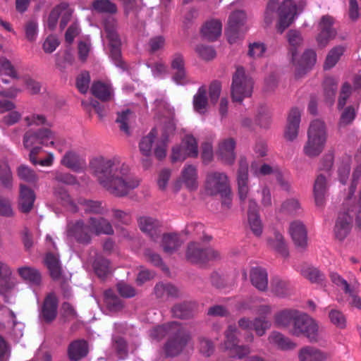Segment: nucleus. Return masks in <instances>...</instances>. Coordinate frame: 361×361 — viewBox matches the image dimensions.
Here are the masks:
<instances>
[{
	"label": "nucleus",
	"instance_id": "1",
	"mask_svg": "<svg viewBox=\"0 0 361 361\" xmlns=\"http://www.w3.org/2000/svg\"><path fill=\"white\" fill-rule=\"evenodd\" d=\"M91 173L99 185L116 197L127 195L140 184L130 166L120 157H94L90 163Z\"/></svg>",
	"mask_w": 361,
	"mask_h": 361
},
{
	"label": "nucleus",
	"instance_id": "2",
	"mask_svg": "<svg viewBox=\"0 0 361 361\" xmlns=\"http://www.w3.org/2000/svg\"><path fill=\"white\" fill-rule=\"evenodd\" d=\"M159 106L164 111L166 121L156 126L147 135L142 137L139 147L141 153L148 157L151 154L152 145L154 144V155L157 159H162L166 155L169 138L175 132L176 123L173 120V107L165 101L159 102Z\"/></svg>",
	"mask_w": 361,
	"mask_h": 361
},
{
	"label": "nucleus",
	"instance_id": "3",
	"mask_svg": "<svg viewBox=\"0 0 361 361\" xmlns=\"http://www.w3.org/2000/svg\"><path fill=\"white\" fill-rule=\"evenodd\" d=\"M305 4H302L298 7L292 0H285L281 4L271 1L264 11V22L267 26H269L278 16L276 27L282 33L293 23L297 16L298 10H302Z\"/></svg>",
	"mask_w": 361,
	"mask_h": 361
},
{
	"label": "nucleus",
	"instance_id": "4",
	"mask_svg": "<svg viewBox=\"0 0 361 361\" xmlns=\"http://www.w3.org/2000/svg\"><path fill=\"white\" fill-rule=\"evenodd\" d=\"M289 44V53L291 55V62L295 67L296 77L305 74L316 63L317 54L312 49L306 50L301 58L298 57V48L303 42L301 33L295 30H290L287 34Z\"/></svg>",
	"mask_w": 361,
	"mask_h": 361
},
{
	"label": "nucleus",
	"instance_id": "5",
	"mask_svg": "<svg viewBox=\"0 0 361 361\" xmlns=\"http://www.w3.org/2000/svg\"><path fill=\"white\" fill-rule=\"evenodd\" d=\"M293 336H305L311 343H317L322 339V331L318 322L307 314L298 311L293 324L288 329Z\"/></svg>",
	"mask_w": 361,
	"mask_h": 361
},
{
	"label": "nucleus",
	"instance_id": "6",
	"mask_svg": "<svg viewBox=\"0 0 361 361\" xmlns=\"http://www.w3.org/2000/svg\"><path fill=\"white\" fill-rule=\"evenodd\" d=\"M254 80L242 66L237 67L233 75L231 85V95L233 102H242L244 99L251 97Z\"/></svg>",
	"mask_w": 361,
	"mask_h": 361
},
{
	"label": "nucleus",
	"instance_id": "7",
	"mask_svg": "<svg viewBox=\"0 0 361 361\" xmlns=\"http://www.w3.org/2000/svg\"><path fill=\"white\" fill-rule=\"evenodd\" d=\"M204 189L210 195H220L222 198H224L223 204L228 206L231 204L229 180L224 172L218 171L208 172L204 181Z\"/></svg>",
	"mask_w": 361,
	"mask_h": 361
},
{
	"label": "nucleus",
	"instance_id": "8",
	"mask_svg": "<svg viewBox=\"0 0 361 361\" xmlns=\"http://www.w3.org/2000/svg\"><path fill=\"white\" fill-rule=\"evenodd\" d=\"M238 330L234 326H229L225 332V340L221 348L233 357L242 359L250 353V346L238 345Z\"/></svg>",
	"mask_w": 361,
	"mask_h": 361
},
{
	"label": "nucleus",
	"instance_id": "9",
	"mask_svg": "<svg viewBox=\"0 0 361 361\" xmlns=\"http://www.w3.org/2000/svg\"><path fill=\"white\" fill-rule=\"evenodd\" d=\"M116 22L114 19H110L104 23V30L110 49V57L116 66L124 69L125 64L121 57V40L116 32Z\"/></svg>",
	"mask_w": 361,
	"mask_h": 361
},
{
	"label": "nucleus",
	"instance_id": "10",
	"mask_svg": "<svg viewBox=\"0 0 361 361\" xmlns=\"http://www.w3.org/2000/svg\"><path fill=\"white\" fill-rule=\"evenodd\" d=\"M56 133L49 128H41L37 131L28 130L23 137V145L26 148L39 143L45 147L54 146Z\"/></svg>",
	"mask_w": 361,
	"mask_h": 361
},
{
	"label": "nucleus",
	"instance_id": "11",
	"mask_svg": "<svg viewBox=\"0 0 361 361\" xmlns=\"http://www.w3.org/2000/svg\"><path fill=\"white\" fill-rule=\"evenodd\" d=\"M186 257L192 263L202 264L219 259L220 253L212 248L204 249L199 244L191 243L188 246Z\"/></svg>",
	"mask_w": 361,
	"mask_h": 361
},
{
	"label": "nucleus",
	"instance_id": "12",
	"mask_svg": "<svg viewBox=\"0 0 361 361\" xmlns=\"http://www.w3.org/2000/svg\"><path fill=\"white\" fill-rule=\"evenodd\" d=\"M18 284L11 267L4 261L0 260V295L6 302H12L7 294L12 293Z\"/></svg>",
	"mask_w": 361,
	"mask_h": 361
},
{
	"label": "nucleus",
	"instance_id": "13",
	"mask_svg": "<svg viewBox=\"0 0 361 361\" xmlns=\"http://www.w3.org/2000/svg\"><path fill=\"white\" fill-rule=\"evenodd\" d=\"M172 334L173 336L169 339L164 346L166 356L170 357L178 355L191 341L190 334L180 329L179 324Z\"/></svg>",
	"mask_w": 361,
	"mask_h": 361
},
{
	"label": "nucleus",
	"instance_id": "14",
	"mask_svg": "<svg viewBox=\"0 0 361 361\" xmlns=\"http://www.w3.org/2000/svg\"><path fill=\"white\" fill-rule=\"evenodd\" d=\"M67 238L81 243H88L92 237L87 221L82 219L68 223L66 230Z\"/></svg>",
	"mask_w": 361,
	"mask_h": 361
},
{
	"label": "nucleus",
	"instance_id": "15",
	"mask_svg": "<svg viewBox=\"0 0 361 361\" xmlns=\"http://www.w3.org/2000/svg\"><path fill=\"white\" fill-rule=\"evenodd\" d=\"M73 9L66 2H62L56 6L50 12L47 20V26L50 30H54L58 23L59 18H61L60 27L63 29L70 21Z\"/></svg>",
	"mask_w": 361,
	"mask_h": 361
},
{
	"label": "nucleus",
	"instance_id": "16",
	"mask_svg": "<svg viewBox=\"0 0 361 361\" xmlns=\"http://www.w3.org/2000/svg\"><path fill=\"white\" fill-rule=\"evenodd\" d=\"M235 141L232 137H226L221 140L217 146L216 155L219 160L224 164L233 165L235 162L236 154L235 152Z\"/></svg>",
	"mask_w": 361,
	"mask_h": 361
},
{
	"label": "nucleus",
	"instance_id": "17",
	"mask_svg": "<svg viewBox=\"0 0 361 361\" xmlns=\"http://www.w3.org/2000/svg\"><path fill=\"white\" fill-rule=\"evenodd\" d=\"M237 183L239 198L242 204H245L249 200L247 199L250 189L248 186V164L245 158H240L239 161Z\"/></svg>",
	"mask_w": 361,
	"mask_h": 361
},
{
	"label": "nucleus",
	"instance_id": "18",
	"mask_svg": "<svg viewBox=\"0 0 361 361\" xmlns=\"http://www.w3.org/2000/svg\"><path fill=\"white\" fill-rule=\"evenodd\" d=\"M181 145L183 149V153L181 154L178 155L176 149H172L171 161L173 162L183 161L188 157H196L197 156V142L193 136L185 135L182 140Z\"/></svg>",
	"mask_w": 361,
	"mask_h": 361
},
{
	"label": "nucleus",
	"instance_id": "19",
	"mask_svg": "<svg viewBox=\"0 0 361 361\" xmlns=\"http://www.w3.org/2000/svg\"><path fill=\"white\" fill-rule=\"evenodd\" d=\"M247 207V226L255 236L259 237L263 232V224L259 214L258 204L255 200L250 198Z\"/></svg>",
	"mask_w": 361,
	"mask_h": 361
},
{
	"label": "nucleus",
	"instance_id": "20",
	"mask_svg": "<svg viewBox=\"0 0 361 361\" xmlns=\"http://www.w3.org/2000/svg\"><path fill=\"white\" fill-rule=\"evenodd\" d=\"M238 326L243 330H253L257 336H262L270 329L271 324L269 320L262 317H256L253 320L243 317L239 319Z\"/></svg>",
	"mask_w": 361,
	"mask_h": 361
},
{
	"label": "nucleus",
	"instance_id": "21",
	"mask_svg": "<svg viewBox=\"0 0 361 361\" xmlns=\"http://www.w3.org/2000/svg\"><path fill=\"white\" fill-rule=\"evenodd\" d=\"M289 233L296 247L305 249L307 246V231L301 221L295 220L290 222Z\"/></svg>",
	"mask_w": 361,
	"mask_h": 361
},
{
	"label": "nucleus",
	"instance_id": "22",
	"mask_svg": "<svg viewBox=\"0 0 361 361\" xmlns=\"http://www.w3.org/2000/svg\"><path fill=\"white\" fill-rule=\"evenodd\" d=\"M329 357L327 352L312 345L303 346L298 352L299 361H327Z\"/></svg>",
	"mask_w": 361,
	"mask_h": 361
},
{
	"label": "nucleus",
	"instance_id": "23",
	"mask_svg": "<svg viewBox=\"0 0 361 361\" xmlns=\"http://www.w3.org/2000/svg\"><path fill=\"white\" fill-rule=\"evenodd\" d=\"M246 20V14L243 11L238 10L233 12L229 16L228 27L226 30V35L230 44L235 43L238 38L237 28L244 23Z\"/></svg>",
	"mask_w": 361,
	"mask_h": 361
},
{
	"label": "nucleus",
	"instance_id": "24",
	"mask_svg": "<svg viewBox=\"0 0 361 361\" xmlns=\"http://www.w3.org/2000/svg\"><path fill=\"white\" fill-rule=\"evenodd\" d=\"M300 116V111L298 108H293L290 111L284 130V136L286 140L292 141L297 137L299 131Z\"/></svg>",
	"mask_w": 361,
	"mask_h": 361
},
{
	"label": "nucleus",
	"instance_id": "25",
	"mask_svg": "<svg viewBox=\"0 0 361 361\" xmlns=\"http://www.w3.org/2000/svg\"><path fill=\"white\" fill-rule=\"evenodd\" d=\"M58 312V299L55 294L49 293L44 298L40 315L46 322H51Z\"/></svg>",
	"mask_w": 361,
	"mask_h": 361
},
{
	"label": "nucleus",
	"instance_id": "26",
	"mask_svg": "<svg viewBox=\"0 0 361 361\" xmlns=\"http://www.w3.org/2000/svg\"><path fill=\"white\" fill-rule=\"evenodd\" d=\"M180 178L188 190L194 191L197 189L199 185L198 173L195 166L185 165L181 171Z\"/></svg>",
	"mask_w": 361,
	"mask_h": 361
},
{
	"label": "nucleus",
	"instance_id": "27",
	"mask_svg": "<svg viewBox=\"0 0 361 361\" xmlns=\"http://www.w3.org/2000/svg\"><path fill=\"white\" fill-rule=\"evenodd\" d=\"M269 344L281 350H292L297 347V343L281 332L273 331L267 338Z\"/></svg>",
	"mask_w": 361,
	"mask_h": 361
},
{
	"label": "nucleus",
	"instance_id": "28",
	"mask_svg": "<svg viewBox=\"0 0 361 361\" xmlns=\"http://www.w3.org/2000/svg\"><path fill=\"white\" fill-rule=\"evenodd\" d=\"M298 312V310L295 309H284L277 312L274 316L275 326L288 331L293 324Z\"/></svg>",
	"mask_w": 361,
	"mask_h": 361
},
{
	"label": "nucleus",
	"instance_id": "29",
	"mask_svg": "<svg viewBox=\"0 0 361 361\" xmlns=\"http://www.w3.org/2000/svg\"><path fill=\"white\" fill-rule=\"evenodd\" d=\"M137 221L140 230L157 242L159 238L157 231L160 227V222L156 219L147 216H140Z\"/></svg>",
	"mask_w": 361,
	"mask_h": 361
},
{
	"label": "nucleus",
	"instance_id": "30",
	"mask_svg": "<svg viewBox=\"0 0 361 361\" xmlns=\"http://www.w3.org/2000/svg\"><path fill=\"white\" fill-rule=\"evenodd\" d=\"M92 235L112 234L114 231L109 221L103 217H90L87 220Z\"/></svg>",
	"mask_w": 361,
	"mask_h": 361
},
{
	"label": "nucleus",
	"instance_id": "31",
	"mask_svg": "<svg viewBox=\"0 0 361 361\" xmlns=\"http://www.w3.org/2000/svg\"><path fill=\"white\" fill-rule=\"evenodd\" d=\"M20 277L32 286H38L42 282V275L35 267L22 266L17 269Z\"/></svg>",
	"mask_w": 361,
	"mask_h": 361
},
{
	"label": "nucleus",
	"instance_id": "32",
	"mask_svg": "<svg viewBox=\"0 0 361 361\" xmlns=\"http://www.w3.org/2000/svg\"><path fill=\"white\" fill-rule=\"evenodd\" d=\"M327 189L328 183L326 178L322 174L319 175L314 185V201L317 207H322L324 205Z\"/></svg>",
	"mask_w": 361,
	"mask_h": 361
},
{
	"label": "nucleus",
	"instance_id": "33",
	"mask_svg": "<svg viewBox=\"0 0 361 361\" xmlns=\"http://www.w3.org/2000/svg\"><path fill=\"white\" fill-rule=\"evenodd\" d=\"M270 290L273 294L280 298L287 297L292 293L290 283L279 276H274L271 279Z\"/></svg>",
	"mask_w": 361,
	"mask_h": 361
},
{
	"label": "nucleus",
	"instance_id": "34",
	"mask_svg": "<svg viewBox=\"0 0 361 361\" xmlns=\"http://www.w3.org/2000/svg\"><path fill=\"white\" fill-rule=\"evenodd\" d=\"M250 281L253 286L260 291L268 288V274L267 271L261 267H255L250 270Z\"/></svg>",
	"mask_w": 361,
	"mask_h": 361
},
{
	"label": "nucleus",
	"instance_id": "35",
	"mask_svg": "<svg viewBox=\"0 0 361 361\" xmlns=\"http://www.w3.org/2000/svg\"><path fill=\"white\" fill-rule=\"evenodd\" d=\"M91 92L93 95L102 101H109L114 97V90L111 85L107 82H94L92 85Z\"/></svg>",
	"mask_w": 361,
	"mask_h": 361
},
{
	"label": "nucleus",
	"instance_id": "36",
	"mask_svg": "<svg viewBox=\"0 0 361 361\" xmlns=\"http://www.w3.org/2000/svg\"><path fill=\"white\" fill-rule=\"evenodd\" d=\"M192 106L194 111L201 115L205 114L209 109L207 90L204 86L198 88L197 92L193 96Z\"/></svg>",
	"mask_w": 361,
	"mask_h": 361
},
{
	"label": "nucleus",
	"instance_id": "37",
	"mask_svg": "<svg viewBox=\"0 0 361 361\" xmlns=\"http://www.w3.org/2000/svg\"><path fill=\"white\" fill-rule=\"evenodd\" d=\"M35 195L34 192L27 186L20 185L19 207L23 212H28L32 208Z\"/></svg>",
	"mask_w": 361,
	"mask_h": 361
},
{
	"label": "nucleus",
	"instance_id": "38",
	"mask_svg": "<svg viewBox=\"0 0 361 361\" xmlns=\"http://www.w3.org/2000/svg\"><path fill=\"white\" fill-rule=\"evenodd\" d=\"M88 353L87 343L84 340L72 342L68 347V357L71 360L78 361L85 357Z\"/></svg>",
	"mask_w": 361,
	"mask_h": 361
},
{
	"label": "nucleus",
	"instance_id": "39",
	"mask_svg": "<svg viewBox=\"0 0 361 361\" xmlns=\"http://www.w3.org/2000/svg\"><path fill=\"white\" fill-rule=\"evenodd\" d=\"M222 25L219 20H212L207 22L202 28V35L209 40H215L221 34Z\"/></svg>",
	"mask_w": 361,
	"mask_h": 361
},
{
	"label": "nucleus",
	"instance_id": "40",
	"mask_svg": "<svg viewBox=\"0 0 361 361\" xmlns=\"http://www.w3.org/2000/svg\"><path fill=\"white\" fill-rule=\"evenodd\" d=\"M326 140L321 139L308 137L307 142L304 147L305 154L310 157L319 156L323 151Z\"/></svg>",
	"mask_w": 361,
	"mask_h": 361
},
{
	"label": "nucleus",
	"instance_id": "41",
	"mask_svg": "<svg viewBox=\"0 0 361 361\" xmlns=\"http://www.w3.org/2000/svg\"><path fill=\"white\" fill-rule=\"evenodd\" d=\"M178 325L177 322H173L165 325L158 326L150 331L149 336L152 341H159L166 334H173L178 328Z\"/></svg>",
	"mask_w": 361,
	"mask_h": 361
},
{
	"label": "nucleus",
	"instance_id": "42",
	"mask_svg": "<svg viewBox=\"0 0 361 361\" xmlns=\"http://www.w3.org/2000/svg\"><path fill=\"white\" fill-rule=\"evenodd\" d=\"M307 135L308 137L313 136L314 138L326 140L327 131L324 122L319 119L312 121L310 125Z\"/></svg>",
	"mask_w": 361,
	"mask_h": 361
},
{
	"label": "nucleus",
	"instance_id": "43",
	"mask_svg": "<svg viewBox=\"0 0 361 361\" xmlns=\"http://www.w3.org/2000/svg\"><path fill=\"white\" fill-rule=\"evenodd\" d=\"M182 242L177 234H164L161 238V246L166 253H172L181 245Z\"/></svg>",
	"mask_w": 361,
	"mask_h": 361
},
{
	"label": "nucleus",
	"instance_id": "44",
	"mask_svg": "<svg viewBox=\"0 0 361 361\" xmlns=\"http://www.w3.org/2000/svg\"><path fill=\"white\" fill-rule=\"evenodd\" d=\"M268 244L270 247L277 251L283 257H286L288 256L287 244L281 233L275 232L274 237L268 240Z\"/></svg>",
	"mask_w": 361,
	"mask_h": 361
},
{
	"label": "nucleus",
	"instance_id": "45",
	"mask_svg": "<svg viewBox=\"0 0 361 361\" xmlns=\"http://www.w3.org/2000/svg\"><path fill=\"white\" fill-rule=\"evenodd\" d=\"M78 204L81 209H83L87 213L103 214L104 212L102 202L99 201L79 198Z\"/></svg>",
	"mask_w": 361,
	"mask_h": 361
},
{
	"label": "nucleus",
	"instance_id": "46",
	"mask_svg": "<svg viewBox=\"0 0 361 361\" xmlns=\"http://www.w3.org/2000/svg\"><path fill=\"white\" fill-rule=\"evenodd\" d=\"M44 262L50 272L51 276L54 279H59L61 275V269L58 255L48 253L46 255Z\"/></svg>",
	"mask_w": 361,
	"mask_h": 361
},
{
	"label": "nucleus",
	"instance_id": "47",
	"mask_svg": "<svg viewBox=\"0 0 361 361\" xmlns=\"http://www.w3.org/2000/svg\"><path fill=\"white\" fill-rule=\"evenodd\" d=\"M301 274L312 283H319L324 279V275L317 268L310 266H304L300 269Z\"/></svg>",
	"mask_w": 361,
	"mask_h": 361
},
{
	"label": "nucleus",
	"instance_id": "48",
	"mask_svg": "<svg viewBox=\"0 0 361 361\" xmlns=\"http://www.w3.org/2000/svg\"><path fill=\"white\" fill-rule=\"evenodd\" d=\"M343 52L344 47L341 46L336 47L330 50L325 60L324 65V69L333 68L337 63Z\"/></svg>",
	"mask_w": 361,
	"mask_h": 361
},
{
	"label": "nucleus",
	"instance_id": "49",
	"mask_svg": "<svg viewBox=\"0 0 361 361\" xmlns=\"http://www.w3.org/2000/svg\"><path fill=\"white\" fill-rule=\"evenodd\" d=\"M92 8L98 13H115L117 11L116 4L109 0H95Z\"/></svg>",
	"mask_w": 361,
	"mask_h": 361
},
{
	"label": "nucleus",
	"instance_id": "50",
	"mask_svg": "<svg viewBox=\"0 0 361 361\" xmlns=\"http://www.w3.org/2000/svg\"><path fill=\"white\" fill-rule=\"evenodd\" d=\"M356 114L357 109L354 106H349L345 107L341 114L338 128H341L350 125L355 120Z\"/></svg>",
	"mask_w": 361,
	"mask_h": 361
},
{
	"label": "nucleus",
	"instance_id": "51",
	"mask_svg": "<svg viewBox=\"0 0 361 361\" xmlns=\"http://www.w3.org/2000/svg\"><path fill=\"white\" fill-rule=\"evenodd\" d=\"M281 209L292 215L300 214L302 212L300 201L296 198H290L282 203Z\"/></svg>",
	"mask_w": 361,
	"mask_h": 361
},
{
	"label": "nucleus",
	"instance_id": "52",
	"mask_svg": "<svg viewBox=\"0 0 361 361\" xmlns=\"http://www.w3.org/2000/svg\"><path fill=\"white\" fill-rule=\"evenodd\" d=\"M154 293L158 298L174 297L178 294V289L171 284L161 283L157 284L154 288Z\"/></svg>",
	"mask_w": 361,
	"mask_h": 361
},
{
	"label": "nucleus",
	"instance_id": "53",
	"mask_svg": "<svg viewBox=\"0 0 361 361\" xmlns=\"http://www.w3.org/2000/svg\"><path fill=\"white\" fill-rule=\"evenodd\" d=\"M329 318L332 324L337 328L343 329L346 327V318L343 313L336 309H332L329 312Z\"/></svg>",
	"mask_w": 361,
	"mask_h": 361
},
{
	"label": "nucleus",
	"instance_id": "54",
	"mask_svg": "<svg viewBox=\"0 0 361 361\" xmlns=\"http://www.w3.org/2000/svg\"><path fill=\"white\" fill-rule=\"evenodd\" d=\"M61 164L71 169L76 171L79 169L80 166L78 156L73 151H68L61 159Z\"/></svg>",
	"mask_w": 361,
	"mask_h": 361
},
{
	"label": "nucleus",
	"instance_id": "55",
	"mask_svg": "<svg viewBox=\"0 0 361 361\" xmlns=\"http://www.w3.org/2000/svg\"><path fill=\"white\" fill-rule=\"evenodd\" d=\"M104 302L108 308L112 311H118L123 307L121 300L111 290L105 291Z\"/></svg>",
	"mask_w": 361,
	"mask_h": 361
},
{
	"label": "nucleus",
	"instance_id": "56",
	"mask_svg": "<svg viewBox=\"0 0 361 361\" xmlns=\"http://www.w3.org/2000/svg\"><path fill=\"white\" fill-rule=\"evenodd\" d=\"M324 85L326 101L330 104H332L337 89V82L334 78H328L324 80Z\"/></svg>",
	"mask_w": 361,
	"mask_h": 361
},
{
	"label": "nucleus",
	"instance_id": "57",
	"mask_svg": "<svg viewBox=\"0 0 361 361\" xmlns=\"http://www.w3.org/2000/svg\"><path fill=\"white\" fill-rule=\"evenodd\" d=\"M352 92L353 87L348 82H345L342 85L338 99V109H341L345 106Z\"/></svg>",
	"mask_w": 361,
	"mask_h": 361
},
{
	"label": "nucleus",
	"instance_id": "58",
	"mask_svg": "<svg viewBox=\"0 0 361 361\" xmlns=\"http://www.w3.org/2000/svg\"><path fill=\"white\" fill-rule=\"evenodd\" d=\"M94 269L100 278L106 276L111 272L110 263L105 259H98L94 262Z\"/></svg>",
	"mask_w": 361,
	"mask_h": 361
},
{
	"label": "nucleus",
	"instance_id": "59",
	"mask_svg": "<svg viewBox=\"0 0 361 361\" xmlns=\"http://www.w3.org/2000/svg\"><path fill=\"white\" fill-rule=\"evenodd\" d=\"M0 73H4L15 79L19 78L14 66L6 57H0Z\"/></svg>",
	"mask_w": 361,
	"mask_h": 361
},
{
	"label": "nucleus",
	"instance_id": "60",
	"mask_svg": "<svg viewBox=\"0 0 361 361\" xmlns=\"http://www.w3.org/2000/svg\"><path fill=\"white\" fill-rule=\"evenodd\" d=\"M0 185L6 189H11L13 186V176L8 165L4 166L0 170Z\"/></svg>",
	"mask_w": 361,
	"mask_h": 361
},
{
	"label": "nucleus",
	"instance_id": "61",
	"mask_svg": "<svg viewBox=\"0 0 361 361\" xmlns=\"http://www.w3.org/2000/svg\"><path fill=\"white\" fill-rule=\"evenodd\" d=\"M197 348L200 353L206 357L210 356L214 351L213 343L205 337H200L198 338Z\"/></svg>",
	"mask_w": 361,
	"mask_h": 361
},
{
	"label": "nucleus",
	"instance_id": "62",
	"mask_svg": "<svg viewBox=\"0 0 361 361\" xmlns=\"http://www.w3.org/2000/svg\"><path fill=\"white\" fill-rule=\"evenodd\" d=\"M131 114L132 112L128 109L118 112L116 120V122L118 124L120 130L126 134H129L128 122Z\"/></svg>",
	"mask_w": 361,
	"mask_h": 361
},
{
	"label": "nucleus",
	"instance_id": "63",
	"mask_svg": "<svg viewBox=\"0 0 361 361\" xmlns=\"http://www.w3.org/2000/svg\"><path fill=\"white\" fill-rule=\"evenodd\" d=\"M25 37L30 42L36 40L38 34V24L35 20L27 21L24 27Z\"/></svg>",
	"mask_w": 361,
	"mask_h": 361
},
{
	"label": "nucleus",
	"instance_id": "64",
	"mask_svg": "<svg viewBox=\"0 0 361 361\" xmlns=\"http://www.w3.org/2000/svg\"><path fill=\"white\" fill-rule=\"evenodd\" d=\"M18 176L27 182H35L37 177L33 170L25 165H20L17 169Z\"/></svg>",
	"mask_w": 361,
	"mask_h": 361
}]
</instances>
